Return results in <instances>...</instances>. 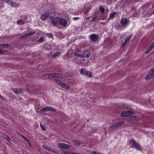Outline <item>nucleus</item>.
Instances as JSON below:
<instances>
[{"instance_id": "f257e3e1", "label": "nucleus", "mask_w": 154, "mask_h": 154, "mask_svg": "<svg viewBox=\"0 0 154 154\" xmlns=\"http://www.w3.org/2000/svg\"><path fill=\"white\" fill-rule=\"evenodd\" d=\"M124 122L121 121L112 125L109 127L108 129V131L109 132H112L122 126L124 124Z\"/></svg>"}, {"instance_id": "f03ea898", "label": "nucleus", "mask_w": 154, "mask_h": 154, "mask_svg": "<svg viewBox=\"0 0 154 154\" xmlns=\"http://www.w3.org/2000/svg\"><path fill=\"white\" fill-rule=\"evenodd\" d=\"M129 143L131 147L134 148L139 151H141L142 150V148L140 145L133 139L130 140Z\"/></svg>"}, {"instance_id": "7ed1b4c3", "label": "nucleus", "mask_w": 154, "mask_h": 154, "mask_svg": "<svg viewBox=\"0 0 154 154\" xmlns=\"http://www.w3.org/2000/svg\"><path fill=\"white\" fill-rule=\"evenodd\" d=\"M56 18L57 21L61 25L64 26H66L67 25V22L65 19L59 17H57Z\"/></svg>"}, {"instance_id": "20e7f679", "label": "nucleus", "mask_w": 154, "mask_h": 154, "mask_svg": "<svg viewBox=\"0 0 154 154\" xmlns=\"http://www.w3.org/2000/svg\"><path fill=\"white\" fill-rule=\"evenodd\" d=\"M154 77V68L151 70L145 77V79L146 80H149Z\"/></svg>"}, {"instance_id": "39448f33", "label": "nucleus", "mask_w": 154, "mask_h": 154, "mask_svg": "<svg viewBox=\"0 0 154 154\" xmlns=\"http://www.w3.org/2000/svg\"><path fill=\"white\" fill-rule=\"evenodd\" d=\"M63 76L62 75L58 74H52L49 75L48 78L49 79H51V78H58L60 79L62 78Z\"/></svg>"}, {"instance_id": "423d86ee", "label": "nucleus", "mask_w": 154, "mask_h": 154, "mask_svg": "<svg viewBox=\"0 0 154 154\" xmlns=\"http://www.w3.org/2000/svg\"><path fill=\"white\" fill-rule=\"evenodd\" d=\"M133 114V112L131 111H124L121 113V116L122 117H126Z\"/></svg>"}, {"instance_id": "0eeeda50", "label": "nucleus", "mask_w": 154, "mask_h": 154, "mask_svg": "<svg viewBox=\"0 0 154 154\" xmlns=\"http://www.w3.org/2000/svg\"><path fill=\"white\" fill-rule=\"evenodd\" d=\"M41 111L42 112H46L48 111L54 112L56 111V110L52 107H47L42 109H41Z\"/></svg>"}, {"instance_id": "6e6552de", "label": "nucleus", "mask_w": 154, "mask_h": 154, "mask_svg": "<svg viewBox=\"0 0 154 154\" xmlns=\"http://www.w3.org/2000/svg\"><path fill=\"white\" fill-rule=\"evenodd\" d=\"M98 35L92 34L90 36V38L92 41L96 42L98 40Z\"/></svg>"}, {"instance_id": "1a4fd4ad", "label": "nucleus", "mask_w": 154, "mask_h": 154, "mask_svg": "<svg viewBox=\"0 0 154 154\" xmlns=\"http://www.w3.org/2000/svg\"><path fill=\"white\" fill-rule=\"evenodd\" d=\"M58 146L60 148L68 149L70 147L69 145L64 143H60L58 144Z\"/></svg>"}, {"instance_id": "9d476101", "label": "nucleus", "mask_w": 154, "mask_h": 154, "mask_svg": "<svg viewBox=\"0 0 154 154\" xmlns=\"http://www.w3.org/2000/svg\"><path fill=\"white\" fill-rule=\"evenodd\" d=\"M43 147L44 148L46 149L47 150L51 152H52L56 153H57V151L54 150L52 149L50 147L46 145L45 144H43Z\"/></svg>"}, {"instance_id": "9b49d317", "label": "nucleus", "mask_w": 154, "mask_h": 154, "mask_svg": "<svg viewBox=\"0 0 154 154\" xmlns=\"http://www.w3.org/2000/svg\"><path fill=\"white\" fill-rule=\"evenodd\" d=\"M149 7V6L148 5L147 7H144L143 8L142 12L143 14L145 15L147 13H149V14H151L149 12V11H148V8Z\"/></svg>"}, {"instance_id": "f8f14e48", "label": "nucleus", "mask_w": 154, "mask_h": 154, "mask_svg": "<svg viewBox=\"0 0 154 154\" xmlns=\"http://www.w3.org/2000/svg\"><path fill=\"white\" fill-rule=\"evenodd\" d=\"M35 33V32H33L26 33L23 35L21 36L20 38H24L28 37L34 34Z\"/></svg>"}, {"instance_id": "ddd939ff", "label": "nucleus", "mask_w": 154, "mask_h": 154, "mask_svg": "<svg viewBox=\"0 0 154 154\" xmlns=\"http://www.w3.org/2000/svg\"><path fill=\"white\" fill-rule=\"evenodd\" d=\"M49 15V13H45L41 16V18L42 20H45L48 17Z\"/></svg>"}, {"instance_id": "4468645a", "label": "nucleus", "mask_w": 154, "mask_h": 154, "mask_svg": "<svg viewBox=\"0 0 154 154\" xmlns=\"http://www.w3.org/2000/svg\"><path fill=\"white\" fill-rule=\"evenodd\" d=\"M127 19L126 18H122L121 20V23L123 25H126L128 23Z\"/></svg>"}, {"instance_id": "2eb2a0df", "label": "nucleus", "mask_w": 154, "mask_h": 154, "mask_svg": "<svg viewBox=\"0 0 154 154\" xmlns=\"http://www.w3.org/2000/svg\"><path fill=\"white\" fill-rule=\"evenodd\" d=\"M88 72V71H87L83 69H81L80 70V74L81 75H87V73Z\"/></svg>"}, {"instance_id": "dca6fc26", "label": "nucleus", "mask_w": 154, "mask_h": 154, "mask_svg": "<svg viewBox=\"0 0 154 154\" xmlns=\"http://www.w3.org/2000/svg\"><path fill=\"white\" fill-rule=\"evenodd\" d=\"M130 119L134 121H137L138 120V117L132 115L130 116Z\"/></svg>"}, {"instance_id": "f3484780", "label": "nucleus", "mask_w": 154, "mask_h": 154, "mask_svg": "<svg viewBox=\"0 0 154 154\" xmlns=\"http://www.w3.org/2000/svg\"><path fill=\"white\" fill-rule=\"evenodd\" d=\"M9 45L8 44H2L0 45V48H9Z\"/></svg>"}, {"instance_id": "a211bd4d", "label": "nucleus", "mask_w": 154, "mask_h": 154, "mask_svg": "<svg viewBox=\"0 0 154 154\" xmlns=\"http://www.w3.org/2000/svg\"><path fill=\"white\" fill-rule=\"evenodd\" d=\"M62 87L67 89H69L70 88V87L69 85L68 84L65 83H64Z\"/></svg>"}, {"instance_id": "6ab92c4d", "label": "nucleus", "mask_w": 154, "mask_h": 154, "mask_svg": "<svg viewBox=\"0 0 154 154\" xmlns=\"http://www.w3.org/2000/svg\"><path fill=\"white\" fill-rule=\"evenodd\" d=\"M11 4H10V5L12 7H17L18 6L19 4H17L15 3L13 1L11 2Z\"/></svg>"}, {"instance_id": "aec40b11", "label": "nucleus", "mask_w": 154, "mask_h": 154, "mask_svg": "<svg viewBox=\"0 0 154 154\" xmlns=\"http://www.w3.org/2000/svg\"><path fill=\"white\" fill-rule=\"evenodd\" d=\"M116 12L115 11L111 13L110 14L109 17L110 18L113 19L115 15L116 14Z\"/></svg>"}, {"instance_id": "412c9836", "label": "nucleus", "mask_w": 154, "mask_h": 154, "mask_svg": "<svg viewBox=\"0 0 154 154\" xmlns=\"http://www.w3.org/2000/svg\"><path fill=\"white\" fill-rule=\"evenodd\" d=\"M100 11L101 14H103L105 11L104 8L102 6H100Z\"/></svg>"}, {"instance_id": "4be33fe9", "label": "nucleus", "mask_w": 154, "mask_h": 154, "mask_svg": "<svg viewBox=\"0 0 154 154\" xmlns=\"http://www.w3.org/2000/svg\"><path fill=\"white\" fill-rule=\"evenodd\" d=\"M60 54V52H56L53 54V55L52 56V57L53 58H54L57 56H58Z\"/></svg>"}, {"instance_id": "5701e85b", "label": "nucleus", "mask_w": 154, "mask_h": 154, "mask_svg": "<svg viewBox=\"0 0 154 154\" xmlns=\"http://www.w3.org/2000/svg\"><path fill=\"white\" fill-rule=\"evenodd\" d=\"M87 75H86L87 77L89 78H91L92 77L93 73L91 72H89L88 71V72L87 73Z\"/></svg>"}, {"instance_id": "b1692460", "label": "nucleus", "mask_w": 154, "mask_h": 154, "mask_svg": "<svg viewBox=\"0 0 154 154\" xmlns=\"http://www.w3.org/2000/svg\"><path fill=\"white\" fill-rule=\"evenodd\" d=\"M131 35L128 36L126 38L125 41H124L125 43H127V42H128L129 40H130V39L131 38Z\"/></svg>"}, {"instance_id": "393cba45", "label": "nucleus", "mask_w": 154, "mask_h": 154, "mask_svg": "<svg viewBox=\"0 0 154 154\" xmlns=\"http://www.w3.org/2000/svg\"><path fill=\"white\" fill-rule=\"evenodd\" d=\"M45 35L49 38H51L53 37V35L51 33H47L45 34Z\"/></svg>"}, {"instance_id": "a878e982", "label": "nucleus", "mask_w": 154, "mask_h": 154, "mask_svg": "<svg viewBox=\"0 0 154 154\" xmlns=\"http://www.w3.org/2000/svg\"><path fill=\"white\" fill-rule=\"evenodd\" d=\"M44 37H41L37 41V42H38L39 43H40L44 42Z\"/></svg>"}, {"instance_id": "bb28decb", "label": "nucleus", "mask_w": 154, "mask_h": 154, "mask_svg": "<svg viewBox=\"0 0 154 154\" xmlns=\"http://www.w3.org/2000/svg\"><path fill=\"white\" fill-rule=\"evenodd\" d=\"M51 24L54 26H56L57 25V23L56 21L53 20L51 22Z\"/></svg>"}, {"instance_id": "cd10ccee", "label": "nucleus", "mask_w": 154, "mask_h": 154, "mask_svg": "<svg viewBox=\"0 0 154 154\" xmlns=\"http://www.w3.org/2000/svg\"><path fill=\"white\" fill-rule=\"evenodd\" d=\"M40 125L41 128L43 129L45 131L46 130V127L45 125H43L41 124H40Z\"/></svg>"}, {"instance_id": "c85d7f7f", "label": "nucleus", "mask_w": 154, "mask_h": 154, "mask_svg": "<svg viewBox=\"0 0 154 154\" xmlns=\"http://www.w3.org/2000/svg\"><path fill=\"white\" fill-rule=\"evenodd\" d=\"M24 22L22 20H20L18 21L17 22V23L18 25H22L24 24Z\"/></svg>"}, {"instance_id": "c756f323", "label": "nucleus", "mask_w": 154, "mask_h": 154, "mask_svg": "<svg viewBox=\"0 0 154 154\" xmlns=\"http://www.w3.org/2000/svg\"><path fill=\"white\" fill-rule=\"evenodd\" d=\"M22 138L23 139H24L26 141H27V143H30L28 139L26 137L23 136V135H22Z\"/></svg>"}, {"instance_id": "7c9ffc66", "label": "nucleus", "mask_w": 154, "mask_h": 154, "mask_svg": "<svg viewBox=\"0 0 154 154\" xmlns=\"http://www.w3.org/2000/svg\"><path fill=\"white\" fill-rule=\"evenodd\" d=\"M4 1L6 2V3H8L10 5V4H11V2L12 1L11 0H3Z\"/></svg>"}, {"instance_id": "2f4dec72", "label": "nucleus", "mask_w": 154, "mask_h": 154, "mask_svg": "<svg viewBox=\"0 0 154 154\" xmlns=\"http://www.w3.org/2000/svg\"><path fill=\"white\" fill-rule=\"evenodd\" d=\"M13 90L14 93L16 94H18L19 93L18 90L17 88H13Z\"/></svg>"}, {"instance_id": "473e14b6", "label": "nucleus", "mask_w": 154, "mask_h": 154, "mask_svg": "<svg viewBox=\"0 0 154 154\" xmlns=\"http://www.w3.org/2000/svg\"><path fill=\"white\" fill-rule=\"evenodd\" d=\"M80 58H84L85 57V54H79V57Z\"/></svg>"}, {"instance_id": "72a5a7b5", "label": "nucleus", "mask_w": 154, "mask_h": 154, "mask_svg": "<svg viewBox=\"0 0 154 154\" xmlns=\"http://www.w3.org/2000/svg\"><path fill=\"white\" fill-rule=\"evenodd\" d=\"M73 142L75 143L77 145L79 146L81 144V143H80L79 141H74Z\"/></svg>"}, {"instance_id": "f704fd0d", "label": "nucleus", "mask_w": 154, "mask_h": 154, "mask_svg": "<svg viewBox=\"0 0 154 154\" xmlns=\"http://www.w3.org/2000/svg\"><path fill=\"white\" fill-rule=\"evenodd\" d=\"M61 82V81L60 80H55V83L58 85H60Z\"/></svg>"}, {"instance_id": "c9c22d12", "label": "nucleus", "mask_w": 154, "mask_h": 154, "mask_svg": "<svg viewBox=\"0 0 154 154\" xmlns=\"http://www.w3.org/2000/svg\"><path fill=\"white\" fill-rule=\"evenodd\" d=\"M4 138L7 139V140L10 142V140H11L10 138L7 135H5L4 137Z\"/></svg>"}, {"instance_id": "e433bc0d", "label": "nucleus", "mask_w": 154, "mask_h": 154, "mask_svg": "<svg viewBox=\"0 0 154 154\" xmlns=\"http://www.w3.org/2000/svg\"><path fill=\"white\" fill-rule=\"evenodd\" d=\"M90 53L89 52L88 53H87V54H86V56L85 57H86V58H88L89 57V56H90Z\"/></svg>"}, {"instance_id": "4c0bfd02", "label": "nucleus", "mask_w": 154, "mask_h": 154, "mask_svg": "<svg viewBox=\"0 0 154 154\" xmlns=\"http://www.w3.org/2000/svg\"><path fill=\"white\" fill-rule=\"evenodd\" d=\"M97 16H96L94 18H93V17H92V21H95L96 20V19L97 18Z\"/></svg>"}, {"instance_id": "58836bf2", "label": "nucleus", "mask_w": 154, "mask_h": 154, "mask_svg": "<svg viewBox=\"0 0 154 154\" xmlns=\"http://www.w3.org/2000/svg\"><path fill=\"white\" fill-rule=\"evenodd\" d=\"M0 48V54H3L4 53L3 50Z\"/></svg>"}, {"instance_id": "ea45409f", "label": "nucleus", "mask_w": 154, "mask_h": 154, "mask_svg": "<svg viewBox=\"0 0 154 154\" xmlns=\"http://www.w3.org/2000/svg\"><path fill=\"white\" fill-rule=\"evenodd\" d=\"M79 19V17H74L73 18V19L74 20H76L78 19Z\"/></svg>"}, {"instance_id": "a19ab883", "label": "nucleus", "mask_w": 154, "mask_h": 154, "mask_svg": "<svg viewBox=\"0 0 154 154\" xmlns=\"http://www.w3.org/2000/svg\"><path fill=\"white\" fill-rule=\"evenodd\" d=\"M149 51H150L152 49L151 48V47L149 46L147 49Z\"/></svg>"}, {"instance_id": "79ce46f5", "label": "nucleus", "mask_w": 154, "mask_h": 154, "mask_svg": "<svg viewBox=\"0 0 154 154\" xmlns=\"http://www.w3.org/2000/svg\"><path fill=\"white\" fill-rule=\"evenodd\" d=\"M0 98L2 99L3 100H5V99H4V97L2 96L0 94Z\"/></svg>"}, {"instance_id": "37998d69", "label": "nucleus", "mask_w": 154, "mask_h": 154, "mask_svg": "<svg viewBox=\"0 0 154 154\" xmlns=\"http://www.w3.org/2000/svg\"><path fill=\"white\" fill-rule=\"evenodd\" d=\"M63 83L61 82L60 83V85H59L61 87H63Z\"/></svg>"}, {"instance_id": "c03bdc74", "label": "nucleus", "mask_w": 154, "mask_h": 154, "mask_svg": "<svg viewBox=\"0 0 154 154\" xmlns=\"http://www.w3.org/2000/svg\"><path fill=\"white\" fill-rule=\"evenodd\" d=\"M150 47H151V48L152 49L154 47V45L152 43L150 45Z\"/></svg>"}, {"instance_id": "a18cd8bd", "label": "nucleus", "mask_w": 154, "mask_h": 154, "mask_svg": "<svg viewBox=\"0 0 154 154\" xmlns=\"http://www.w3.org/2000/svg\"><path fill=\"white\" fill-rule=\"evenodd\" d=\"M150 51H149V50H148L147 49L145 51V53H149L150 52Z\"/></svg>"}, {"instance_id": "49530a36", "label": "nucleus", "mask_w": 154, "mask_h": 154, "mask_svg": "<svg viewBox=\"0 0 154 154\" xmlns=\"http://www.w3.org/2000/svg\"><path fill=\"white\" fill-rule=\"evenodd\" d=\"M74 54L75 55V56H77V57H79V54H78V53H74Z\"/></svg>"}, {"instance_id": "de8ad7c7", "label": "nucleus", "mask_w": 154, "mask_h": 154, "mask_svg": "<svg viewBox=\"0 0 154 154\" xmlns=\"http://www.w3.org/2000/svg\"><path fill=\"white\" fill-rule=\"evenodd\" d=\"M19 93H23V92L22 91V89H19L18 90Z\"/></svg>"}, {"instance_id": "09e8293b", "label": "nucleus", "mask_w": 154, "mask_h": 154, "mask_svg": "<svg viewBox=\"0 0 154 154\" xmlns=\"http://www.w3.org/2000/svg\"><path fill=\"white\" fill-rule=\"evenodd\" d=\"M65 154H69V153H71L70 152H64Z\"/></svg>"}, {"instance_id": "8fccbe9b", "label": "nucleus", "mask_w": 154, "mask_h": 154, "mask_svg": "<svg viewBox=\"0 0 154 154\" xmlns=\"http://www.w3.org/2000/svg\"><path fill=\"white\" fill-rule=\"evenodd\" d=\"M126 44H127L126 43H125V42H124L123 43L122 45L124 46V45H125Z\"/></svg>"}, {"instance_id": "3c124183", "label": "nucleus", "mask_w": 154, "mask_h": 154, "mask_svg": "<svg viewBox=\"0 0 154 154\" xmlns=\"http://www.w3.org/2000/svg\"><path fill=\"white\" fill-rule=\"evenodd\" d=\"M154 7V4H153L152 5V7H151V9H152V8H153V7Z\"/></svg>"}, {"instance_id": "603ef678", "label": "nucleus", "mask_w": 154, "mask_h": 154, "mask_svg": "<svg viewBox=\"0 0 154 154\" xmlns=\"http://www.w3.org/2000/svg\"><path fill=\"white\" fill-rule=\"evenodd\" d=\"M28 143V144L29 145V144H30V143L28 142V143Z\"/></svg>"}, {"instance_id": "864d4df0", "label": "nucleus", "mask_w": 154, "mask_h": 154, "mask_svg": "<svg viewBox=\"0 0 154 154\" xmlns=\"http://www.w3.org/2000/svg\"><path fill=\"white\" fill-rule=\"evenodd\" d=\"M152 44H153V45H154V42H153V43H152Z\"/></svg>"}, {"instance_id": "5fc2aeb1", "label": "nucleus", "mask_w": 154, "mask_h": 154, "mask_svg": "<svg viewBox=\"0 0 154 154\" xmlns=\"http://www.w3.org/2000/svg\"><path fill=\"white\" fill-rule=\"evenodd\" d=\"M5 154H8V153H6Z\"/></svg>"}]
</instances>
